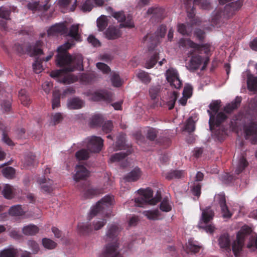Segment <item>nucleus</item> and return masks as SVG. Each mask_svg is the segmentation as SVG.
Returning <instances> with one entry per match:
<instances>
[{
	"label": "nucleus",
	"mask_w": 257,
	"mask_h": 257,
	"mask_svg": "<svg viewBox=\"0 0 257 257\" xmlns=\"http://www.w3.org/2000/svg\"><path fill=\"white\" fill-rule=\"evenodd\" d=\"M214 216V212L210 207H206L202 210L201 219L204 224H208Z\"/></svg>",
	"instance_id": "bb28decb"
},
{
	"label": "nucleus",
	"mask_w": 257,
	"mask_h": 257,
	"mask_svg": "<svg viewBox=\"0 0 257 257\" xmlns=\"http://www.w3.org/2000/svg\"><path fill=\"white\" fill-rule=\"evenodd\" d=\"M10 215L14 216H21L24 214V212L20 205H16L12 206L9 209Z\"/></svg>",
	"instance_id": "37998d69"
},
{
	"label": "nucleus",
	"mask_w": 257,
	"mask_h": 257,
	"mask_svg": "<svg viewBox=\"0 0 257 257\" xmlns=\"http://www.w3.org/2000/svg\"><path fill=\"white\" fill-rule=\"evenodd\" d=\"M108 25V20L106 16L102 15L97 20V26L99 31H103Z\"/></svg>",
	"instance_id": "58836bf2"
},
{
	"label": "nucleus",
	"mask_w": 257,
	"mask_h": 257,
	"mask_svg": "<svg viewBox=\"0 0 257 257\" xmlns=\"http://www.w3.org/2000/svg\"><path fill=\"white\" fill-rule=\"evenodd\" d=\"M83 101L77 97L70 99L68 102V107L71 109H77L82 107Z\"/></svg>",
	"instance_id": "7c9ffc66"
},
{
	"label": "nucleus",
	"mask_w": 257,
	"mask_h": 257,
	"mask_svg": "<svg viewBox=\"0 0 257 257\" xmlns=\"http://www.w3.org/2000/svg\"><path fill=\"white\" fill-rule=\"evenodd\" d=\"M38 183L41 185V188L44 192L50 193L52 191V180L47 179L45 177L38 180Z\"/></svg>",
	"instance_id": "a878e982"
},
{
	"label": "nucleus",
	"mask_w": 257,
	"mask_h": 257,
	"mask_svg": "<svg viewBox=\"0 0 257 257\" xmlns=\"http://www.w3.org/2000/svg\"><path fill=\"white\" fill-rule=\"evenodd\" d=\"M125 135L123 134H120L117 138V140L115 143V150H123L125 147Z\"/></svg>",
	"instance_id": "79ce46f5"
},
{
	"label": "nucleus",
	"mask_w": 257,
	"mask_h": 257,
	"mask_svg": "<svg viewBox=\"0 0 257 257\" xmlns=\"http://www.w3.org/2000/svg\"><path fill=\"white\" fill-rule=\"evenodd\" d=\"M248 113L252 117H257V97L250 99L247 109Z\"/></svg>",
	"instance_id": "2f4dec72"
},
{
	"label": "nucleus",
	"mask_w": 257,
	"mask_h": 257,
	"mask_svg": "<svg viewBox=\"0 0 257 257\" xmlns=\"http://www.w3.org/2000/svg\"><path fill=\"white\" fill-rule=\"evenodd\" d=\"M200 248L201 246L195 244L193 240H189L187 248L190 251L194 253H197L199 251Z\"/></svg>",
	"instance_id": "69168bd1"
},
{
	"label": "nucleus",
	"mask_w": 257,
	"mask_h": 257,
	"mask_svg": "<svg viewBox=\"0 0 257 257\" xmlns=\"http://www.w3.org/2000/svg\"><path fill=\"white\" fill-rule=\"evenodd\" d=\"M110 80L112 85L114 87H118L122 85V80L119 74L116 72L111 73Z\"/></svg>",
	"instance_id": "09e8293b"
},
{
	"label": "nucleus",
	"mask_w": 257,
	"mask_h": 257,
	"mask_svg": "<svg viewBox=\"0 0 257 257\" xmlns=\"http://www.w3.org/2000/svg\"><path fill=\"white\" fill-rule=\"evenodd\" d=\"M248 163L244 157L241 156L238 161V163L235 171L236 174L239 175L248 166Z\"/></svg>",
	"instance_id": "e433bc0d"
},
{
	"label": "nucleus",
	"mask_w": 257,
	"mask_h": 257,
	"mask_svg": "<svg viewBox=\"0 0 257 257\" xmlns=\"http://www.w3.org/2000/svg\"><path fill=\"white\" fill-rule=\"evenodd\" d=\"M242 4V1L238 0L226 5L223 10L220 9V10L222 11L223 18L227 20L231 17L234 15L236 11L239 10Z\"/></svg>",
	"instance_id": "ddd939ff"
},
{
	"label": "nucleus",
	"mask_w": 257,
	"mask_h": 257,
	"mask_svg": "<svg viewBox=\"0 0 257 257\" xmlns=\"http://www.w3.org/2000/svg\"><path fill=\"white\" fill-rule=\"evenodd\" d=\"M75 156L78 160H86L89 158V153L87 150L82 149L76 153Z\"/></svg>",
	"instance_id": "8fccbe9b"
},
{
	"label": "nucleus",
	"mask_w": 257,
	"mask_h": 257,
	"mask_svg": "<svg viewBox=\"0 0 257 257\" xmlns=\"http://www.w3.org/2000/svg\"><path fill=\"white\" fill-rule=\"evenodd\" d=\"M220 107V101H213L209 105L210 110H207L209 115V128L212 130L214 125L218 126L224 122L227 118L226 115L223 112H218Z\"/></svg>",
	"instance_id": "423d86ee"
},
{
	"label": "nucleus",
	"mask_w": 257,
	"mask_h": 257,
	"mask_svg": "<svg viewBox=\"0 0 257 257\" xmlns=\"http://www.w3.org/2000/svg\"><path fill=\"white\" fill-rule=\"evenodd\" d=\"M215 201L218 203L221 208V212L224 218H230L232 214L229 211L226 205V199L224 194L220 193L216 195L214 197Z\"/></svg>",
	"instance_id": "f3484780"
},
{
	"label": "nucleus",
	"mask_w": 257,
	"mask_h": 257,
	"mask_svg": "<svg viewBox=\"0 0 257 257\" xmlns=\"http://www.w3.org/2000/svg\"><path fill=\"white\" fill-rule=\"evenodd\" d=\"M178 32L183 35L189 36L191 32V30L184 24H180L178 25Z\"/></svg>",
	"instance_id": "680f3d73"
},
{
	"label": "nucleus",
	"mask_w": 257,
	"mask_h": 257,
	"mask_svg": "<svg viewBox=\"0 0 257 257\" xmlns=\"http://www.w3.org/2000/svg\"><path fill=\"white\" fill-rule=\"evenodd\" d=\"M78 230L79 233L82 235H87L93 232L92 226L88 224H79L78 225Z\"/></svg>",
	"instance_id": "473e14b6"
},
{
	"label": "nucleus",
	"mask_w": 257,
	"mask_h": 257,
	"mask_svg": "<svg viewBox=\"0 0 257 257\" xmlns=\"http://www.w3.org/2000/svg\"><path fill=\"white\" fill-rule=\"evenodd\" d=\"M2 174L8 179H12L15 174V169L12 167H8L3 169Z\"/></svg>",
	"instance_id": "3c124183"
},
{
	"label": "nucleus",
	"mask_w": 257,
	"mask_h": 257,
	"mask_svg": "<svg viewBox=\"0 0 257 257\" xmlns=\"http://www.w3.org/2000/svg\"><path fill=\"white\" fill-rule=\"evenodd\" d=\"M164 10L160 7H151L147 11L148 14L152 15L151 19L152 21L157 22L161 21L163 18Z\"/></svg>",
	"instance_id": "412c9836"
},
{
	"label": "nucleus",
	"mask_w": 257,
	"mask_h": 257,
	"mask_svg": "<svg viewBox=\"0 0 257 257\" xmlns=\"http://www.w3.org/2000/svg\"><path fill=\"white\" fill-rule=\"evenodd\" d=\"M78 31L79 25H73L70 28L68 36L72 37L75 40H78L80 38V36L78 33Z\"/></svg>",
	"instance_id": "c03bdc74"
},
{
	"label": "nucleus",
	"mask_w": 257,
	"mask_h": 257,
	"mask_svg": "<svg viewBox=\"0 0 257 257\" xmlns=\"http://www.w3.org/2000/svg\"><path fill=\"white\" fill-rule=\"evenodd\" d=\"M252 232L251 227L247 225L243 226L236 234V239L232 244V251L235 257H239L244 245L246 237Z\"/></svg>",
	"instance_id": "6e6552de"
},
{
	"label": "nucleus",
	"mask_w": 257,
	"mask_h": 257,
	"mask_svg": "<svg viewBox=\"0 0 257 257\" xmlns=\"http://www.w3.org/2000/svg\"><path fill=\"white\" fill-rule=\"evenodd\" d=\"M11 10L9 8L1 7H0V18L8 20H10Z\"/></svg>",
	"instance_id": "052dcab7"
},
{
	"label": "nucleus",
	"mask_w": 257,
	"mask_h": 257,
	"mask_svg": "<svg viewBox=\"0 0 257 257\" xmlns=\"http://www.w3.org/2000/svg\"><path fill=\"white\" fill-rule=\"evenodd\" d=\"M112 197L109 195H106L103 197L91 210L90 215L92 217L94 216L98 213L110 207L112 204Z\"/></svg>",
	"instance_id": "f8f14e48"
},
{
	"label": "nucleus",
	"mask_w": 257,
	"mask_h": 257,
	"mask_svg": "<svg viewBox=\"0 0 257 257\" xmlns=\"http://www.w3.org/2000/svg\"><path fill=\"white\" fill-rule=\"evenodd\" d=\"M76 173L74 176V179L76 181L86 179L89 175V171L83 166L78 165L75 168Z\"/></svg>",
	"instance_id": "4be33fe9"
},
{
	"label": "nucleus",
	"mask_w": 257,
	"mask_h": 257,
	"mask_svg": "<svg viewBox=\"0 0 257 257\" xmlns=\"http://www.w3.org/2000/svg\"><path fill=\"white\" fill-rule=\"evenodd\" d=\"M166 79L170 83L175 79L179 77V74L176 69L169 68L166 71Z\"/></svg>",
	"instance_id": "a18cd8bd"
},
{
	"label": "nucleus",
	"mask_w": 257,
	"mask_h": 257,
	"mask_svg": "<svg viewBox=\"0 0 257 257\" xmlns=\"http://www.w3.org/2000/svg\"><path fill=\"white\" fill-rule=\"evenodd\" d=\"M195 128V121L193 120L192 117H190L187 120L185 125V130L191 133L194 131Z\"/></svg>",
	"instance_id": "bf43d9fd"
},
{
	"label": "nucleus",
	"mask_w": 257,
	"mask_h": 257,
	"mask_svg": "<svg viewBox=\"0 0 257 257\" xmlns=\"http://www.w3.org/2000/svg\"><path fill=\"white\" fill-rule=\"evenodd\" d=\"M95 77L93 73H83L81 75L80 79L84 83H90L92 82Z\"/></svg>",
	"instance_id": "4d7b16f0"
},
{
	"label": "nucleus",
	"mask_w": 257,
	"mask_h": 257,
	"mask_svg": "<svg viewBox=\"0 0 257 257\" xmlns=\"http://www.w3.org/2000/svg\"><path fill=\"white\" fill-rule=\"evenodd\" d=\"M166 26L162 25L157 29L156 35L153 39H152L153 36L151 35H147L144 37V42H147L149 39L152 44V46H150L148 48L150 58L146 61L145 67L146 68L150 69L153 68L158 62L159 51L157 49H155V48L157 45L159 37H164L166 34Z\"/></svg>",
	"instance_id": "7ed1b4c3"
},
{
	"label": "nucleus",
	"mask_w": 257,
	"mask_h": 257,
	"mask_svg": "<svg viewBox=\"0 0 257 257\" xmlns=\"http://www.w3.org/2000/svg\"><path fill=\"white\" fill-rule=\"evenodd\" d=\"M72 46L71 43L67 42L58 48V54L56 57V63L62 69L52 73L51 75L52 77H57L60 75L61 72L64 73L73 72L76 68L83 67L82 55L77 54L73 57L67 52Z\"/></svg>",
	"instance_id": "f257e3e1"
},
{
	"label": "nucleus",
	"mask_w": 257,
	"mask_h": 257,
	"mask_svg": "<svg viewBox=\"0 0 257 257\" xmlns=\"http://www.w3.org/2000/svg\"><path fill=\"white\" fill-rule=\"evenodd\" d=\"M52 106L53 109L60 106V94L59 92L55 91L53 93L52 100Z\"/></svg>",
	"instance_id": "13d9d810"
},
{
	"label": "nucleus",
	"mask_w": 257,
	"mask_h": 257,
	"mask_svg": "<svg viewBox=\"0 0 257 257\" xmlns=\"http://www.w3.org/2000/svg\"><path fill=\"white\" fill-rule=\"evenodd\" d=\"M104 121L103 117L99 114H95L92 116L90 121V125L92 127L100 126Z\"/></svg>",
	"instance_id": "f704fd0d"
},
{
	"label": "nucleus",
	"mask_w": 257,
	"mask_h": 257,
	"mask_svg": "<svg viewBox=\"0 0 257 257\" xmlns=\"http://www.w3.org/2000/svg\"><path fill=\"white\" fill-rule=\"evenodd\" d=\"M178 94L176 92L174 91L170 97L169 100L167 102L169 109L171 110L174 107L175 102L177 99Z\"/></svg>",
	"instance_id": "0e129e2a"
},
{
	"label": "nucleus",
	"mask_w": 257,
	"mask_h": 257,
	"mask_svg": "<svg viewBox=\"0 0 257 257\" xmlns=\"http://www.w3.org/2000/svg\"><path fill=\"white\" fill-rule=\"evenodd\" d=\"M17 251L14 248H7L0 251V257H16Z\"/></svg>",
	"instance_id": "864d4df0"
},
{
	"label": "nucleus",
	"mask_w": 257,
	"mask_h": 257,
	"mask_svg": "<svg viewBox=\"0 0 257 257\" xmlns=\"http://www.w3.org/2000/svg\"><path fill=\"white\" fill-rule=\"evenodd\" d=\"M103 146V140L100 137L92 136L89 139L87 147L90 152L99 153Z\"/></svg>",
	"instance_id": "2eb2a0df"
},
{
	"label": "nucleus",
	"mask_w": 257,
	"mask_h": 257,
	"mask_svg": "<svg viewBox=\"0 0 257 257\" xmlns=\"http://www.w3.org/2000/svg\"><path fill=\"white\" fill-rule=\"evenodd\" d=\"M142 171L141 169L138 167H136L125 175L123 179L126 182H135L140 179Z\"/></svg>",
	"instance_id": "b1692460"
},
{
	"label": "nucleus",
	"mask_w": 257,
	"mask_h": 257,
	"mask_svg": "<svg viewBox=\"0 0 257 257\" xmlns=\"http://www.w3.org/2000/svg\"><path fill=\"white\" fill-rule=\"evenodd\" d=\"M220 124L218 126L214 125L212 130H210L212 132L213 138L216 141L222 142L227 135V128Z\"/></svg>",
	"instance_id": "dca6fc26"
},
{
	"label": "nucleus",
	"mask_w": 257,
	"mask_h": 257,
	"mask_svg": "<svg viewBox=\"0 0 257 257\" xmlns=\"http://www.w3.org/2000/svg\"><path fill=\"white\" fill-rule=\"evenodd\" d=\"M50 0H41L39 1H33L27 4V8L29 10L34 12H45L47 11L50 7Z\"/></svg>",
	"instance_id": "4468645a"
},
{
	"label": "nucleus",
	"mask_w": 257,
	"mask_h": 257,
	"mask_svg": "<svg viewBox=\"0 0 257 257\" xmlns=\"http://www.w3.org/2000/svg\"><path fill=\"white\" fill-rule=\"evenodd\" d=\"M19 99L22 103L25 106H28L31 103V99L25 89H21L19 91Z\"/></svg>",
	"instance_id": "ea45409f"
},
{
	"label": "nucleus",
	"mask_w": 257,
	"mask_h": 257,
	"mask_svg": "<svg viewBox=\"0 0 257 257\" xmlns=\"http://www.w3.org/2000/svg\"><path fill=\"white\" fill-rule=\"evenodd\" d=\"M218 243L220 248L230 249V240L228 234H222L218 239Z\"/></svg>",
	"instance_id": "c756f323"
},
{
	"label": "nucleus",
	"mask_w": 257,
	"mask_h": 257,
	"mask_svg": "<svg viewBox=\"0 0 257 257\" xmlns=\"http://www.w3.org/2000/svg\"><path fill=\"white\" fill-rule=\"evenodd\" d=\"M77 186L78 189L81 192L82 197L84 199H91L102 193L101 189L92 187L88 182L86 181L80 183Z\"/></svg>",
	"instance_id": "9d476101"
},
{
	"label": "nucleus",
	"mask_w": 257,
	"mask_h": 257,
	"mask_svg": "<svg viewBox=\"0 0 257 257\" xmlns=\"http://www.w3.org/2000/svg\"><path fill=\"white\" fill-rule=\"evenodd\" d=\"M118 225L113 224L108 227L106 232V240L112 242L108 243L100 257H122L117 251L118 247L117 235L120 231Z\"/></svg>",
	"instance_id": "20e7f679"
},
{
	"label": "nucleus",
	"mask_w": 257,
	"mask_h": 257,
	"mask_svg": "<svg viewBox=\"0 0 257 257\" xmlns=\"http://www.w3.org/2000/svg\"><path fill=\"white\" fill-rule=\"evenodd\" d=\"M225 20L222 15V11L220 9L215 10L212 15L211 23L214 26L220 27V24Z\"/></svg>",
	"instance_id": "393cba45"
},
{
	"label": "nucleus",
	"mask_w": 257,
	"mask_h": 257,
	"mask_svg": "<svg viewBox=\"0 0 257 257\" xmlns=\"http://www.w3.org/2000/svg\"><path fill=\"white\" fill-rule=\"evenodd\" d=\"M105 37L108 40H115L120 37L121 32L118 28L114 26H109L104 32Z\"/></svg>",
	"instance_id": "5701e85b"
},
{
	"label": "nucleus",
	"mask_w": 257,
	"mask_h": 257,
	"mask_svg": "<svg viewBox=\"0 0 257 257\" xmlns=\"http://www.w3.org/2000/svg\"><path fill=\"white\" fill-rule=\"evenodd\" d=\"M185 5L187 16L189 18L192 19L195 16L194 8L195 6H198L201 9L208 10L210 8V5L208 0H183Z\"/></svg>",
	"instance_id": "1a4fd4ad"
},
{
	"label": "nucleus",
	"mask_w": 257,
	"mask_h": 257,
	"mask_svg": "<svg viewBox=\"0 0 257 257\" xmlns=\"http://www.w3.org/2000/svg\"><path fill=\"white\" fill-rule=\"evenodd\" d=\"M42 244L43 246L49 249H52L56 246V243L50 239L43 238L42 239Z\"/></svg>",
	"instance_id": "e2e57ef3"
},
{
	"label": "nucleus",
	"mask_w": 257,
	"mask_h": 257,
	"mask_svg": "<svg viewBox=\"0 0 257 257\" xmlns=\"http://www.w3.org/2000/svg\"><path fill=\"white\" fill-rule=\"evenodd\" d=\"M4 196L7 199H11L13 197L12 187L9 184H5L2 191Z\"/></svg>",
	"instance_id": "6e6d98bb"
},
{
	"label": "nucleus",
	"mask_w": 257,
	"mask_h": 257,
	"mask_svg": "<svg viewBox=\"0 0 257 257\" xmlns=\"http://www.w3.org/2000/svg\"><path fill=\"white\" fill-rule=\"evenodd\" d=\"M160 209L161 211L165 212H168L172 210V206L167 197L163 198L160 204Z\"/></svg>",
	"instance_id": "49530a36"
},
{
	"label": "nucleus",
	"mask_w": 257,
	"mask_h": 257,
	"mask_svg": "<svg viewBox=\"0 0 257 257\" xmlns=\"http://www.w3.org/2000/svg\"><path fill=\"white\" fill-rule=\"evenodd\" d=\"M143 214L149 220H156L159 219L161 213L158 209H155L154 210L144 211Z\"/></svg>",
	"instance_id": "4c0bfd02"
},
{
	"label": "nucleus",
	"mask_w": 257,
	"mask_h": 257,
	"mask_svg": "<svg viewBox=\"0 0 257 257\" xmlns=\"http://www.w3.org/2000/svg\"><path fill=\"white\" fill-rule=\"evenodd\" d=\"M68 29L65 23H58L51 26L47 31L48 35H64L67 33Z\"/></svg>",
	"instance_id": "aec40b11"
},
{
	"label": "nucleus",
	"mask_w": 257,
	"mask_h": 257,
	"mask_svg": "<svg viewBox=\"0 0 257 257\" xmlns=\"http://www.w3.org/2000/svg\"><path fill=\"white\" fill-rule=\"evenodd\" d=\"M42 63V59L39 57H37L35 59V62L33 64V68L34 71L36 73L39 74L43 70Z\"/></svg>",
	"instance_id": "5fc2aeb1"
},
{
	"label": "nucleus",
	"mask_w": 257,
	"mask_h": 257,
	"mask_svg": "<svg viewBox=\"0 0 257 257\" xmlns=\"http://www.w3.org/2000/svg\"><path fill=\"white\" fill-rule=\"evenodd\" d=\"M23 232L27 235H35L39 231V228L35 225L30 224L24 226L23 228Z\"/></svg>",
	"instance_id": "72a5a7b5"
},
{
	"label": "nucleus",
	"mask_w": 257,
	"mask_h": 257,
	"mask_svg": "<svg viewBox=\"0 0 257 257\" xmlns=\"http://www.w3.org/2000/svg\"><path fill=\"white\" fill-rule=\"evenodd\" d=\"M43 44L41 40L37 41L34 45H31L30 43L26 45L16 43L13 47V49L20 55L27 53L31 57H34L43 53L41 48Z\"/></svg>",
	"instance_id": "0eeeda50"
},
{
	"label": "nucleus",
	"mask_w": 257,
	"mask_h": 257,
	"mask_svg": "<svg viewBox=\"0 0 257 257\" xmlns=\"http://www.w3.org/2000/svg\"><path fill=\"white\" fill-rule=\"evenodd\" d=\"M113 127V125L112 121L107 120L105 121L102 125V130L104 133L108 134L111 132Z\"/></svg>",
	"instance_id": "338daca9"
},
{
	"label": "nucleus",
	"mask_w": 257,
	"mask_h": 257,
	"mask_svg": "<svg viewBox=\"0 0 257 257\" xmlns=\"http://www.w3.org/2000/svg\"><path fill=\"white\" fill-rule=\"evenodd\" d=\"M247 87L249 91L257 93V76L249 74L247 77Z\"/></svg>",
	"instance_id": "cd10ccee"
},
{
	"label": "nucleus",
	"mask_w": 257,
	"mask_h": 257,
	"mask_svg": "<svg viewBox=\"0 0 257 257\" xmlns=\"http://www.w3.org/2000/svg\"><path fill=\"white\" fill-rule=\"evenodd\" d=\"M113 93L111 91L101 90L94 92L92 95V99L95 101H104L110 102L112 101Z\"/></svg>",
	"instance_id": "a211bd4d"
},
{
	"label": "nucleus",
	"mask_w": 257,
	"mask_h": 257,
	"mask_svg": "<svg viewBox=\"0 0 257 257\" xmlns=\"http://www.w3.org/2000/svg\"><path fill=\"white\" fill-rule=\"evenodd\" d=\"M244 132L247 137L252 136L251 143L257 144V122H250L244 126Z\"/></svg>",
	"instance_id": "6ab92c4d"
},
{
	"label": "nucleus",
	"mask_w": 257,
	"mask_h": 257,
	"mask_svg": "<svg viewBox=\"0 0 257 257\" xmlns=\"http://www.w3.org/2000/svg\"><path fill=\"white\" fill-rule=\"evenodd\" d=\"M161 89V86L157 85L152 86L149 89V94L152 99L154 100L158 97Z\"/></svg>",
	"instance_id": "603ef678"
},
{
	"label": "nucleus",
	"mask_w": 257,
	"mask_h": 257,
	"mask_svg": "<svg viewBox=\"0 0 257 257\" xmlns=\"http://www.w3.org/2000/svg\"><path fill=\"white\" fill-rule=\"evenodd\" d=\"M242 99L241 97L237 96L230 103L227 104L224 108L226 113H229L236 109L240 105Z\"/></svg>",
	"instance_id": "c85d7f7f"
},
{
	"label": "nucleus",
	"mask_w": 257,
	"mask_h": 257,
	"mask_svg": "<svg viewBox=\"0 0 257 257\" xmlns=\"http://www.w3.org/2000/svg\"><path fill=\"white\" fill-rule=\"evenodd\" d=\"M138 193L141 196L135 199V203L138 206L144 207L146 205H155L161 200V191L158 190L156 195L153 197V191L148 188L145 189H140L138 190Z\"/></svg>",
	"instance_id": "39448f33"
},
{
	"label": "nucleus",
	"mask_w": 257,
	"mask_h": 257,
	"mask_svg": "<svg viewBox=\"0 0 257 257\" xmlns=\"http://www.w3.org/2000/svg\"><path fill=\"white\" fill-rule=\"evenodd\" d=\"M111 15L118 22L121 23L119 24V28H133L135 27L132 17L128 15L126 17L123 11L114 12L112 11Z\"/></svg>",
	"instance_id": "9b49d317"
},
{
	"label": "nucleus",
	"mask_w": 257,
	"mask_h": 257,
	"mask_svg": "<svg viewBox=\"0 0 257 257\" xmlns=\"http://www.w3.org/2000/svg\"><path fill=\"white\" fill-rule=\"evenodd\" d=\"M130 153V151H127L126 153L121 152L119 153H115L111 156L110 160L111 162H118L124 159Z\"/></svg>",
	"instance_id": "de8ad7c7"
},
{
	"label": "nucleus",
	"mask_w": 257,
	"mask_h": 257,
	"mask_svg": "<svg viewBox=\"0 0 257 257\" xmlns=\"http://www.w3.org/2000/svg\"><path fill=\"white\" fill-rule=\"evenodd\" d=\"M137 77L145 84H148L152 80L149 73L143 70L139 71L137 74Z\"/></svg>",
	"instance_id": "a19ab883"
},
{
	"label": "nucleus",
	"mask_w": 257,
	"mask_h": 257,
	"mask_svg": "<svg viewBox=\"0 0 257 257\" xmlns=\"http://www.w3.org/2000/svg\"><path fill=\"white\" fill-rule=\"evenodd\" d=\"M179 45L183 47H189L193 49L187 53L190 59L186 66L187 69L190 72L198 70L202 63L203 59L199 54H202V52L203 51L204 54L208 55L210 52V44L208 43L199 44L190 39H180Z\"/></svg>",
	"instance_id": "f03ea898"
},
{
	"label": "nucleus",
	"mask_w": 257,
	"mask_h": 257,
	"mask_svg": "<svg viewBox=\"0 0 257 257\" xmlns=\"http://www.w3.org/2000/svg\"><path fill=\"white\" fill-rule=\"evenodd\" d=\"M93 8V0H86L82 5L81 10L83 12H90Z\"/></svg>",
	"instance_id": "774afa93"
},
{
	"label": "nucleus",
	"mask_w": 257,
	"mask_h": 257,
	"mask_svg": "<svg viewBox=\"0 0 257 257\" xmlns=\"http://www.w3.org/2000/svg\"><path fill=\"white\" fill-rule=\"evenodd\" d=\"M184 171L182 170H172L166 175V178L168 180L180 179L184 177Z\"/></svg>",
	"instance_id": "c9c22d12"
}]
</instances>
